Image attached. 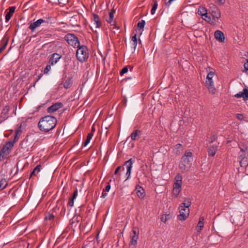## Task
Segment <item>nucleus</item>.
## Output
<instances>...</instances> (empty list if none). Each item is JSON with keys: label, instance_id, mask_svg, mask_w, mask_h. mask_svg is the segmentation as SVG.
<instances>
[{"label": "nucleus", "instance_id": "nucleus-14", "mask_svg": "<svg viewBox=\"0 0 248 248\" xmlns=\"http://www.w3.org/2000/svg\"><path fill=\"white\" fill-rule=\"evenodd\" d=\"M218 145L217 144H213L210 145L207 149V153L209 156H214L216 154L217 150Z\"/></svg>", "mask_w": 248, "mask_h": 248}, {"label": "nucleus", "instance_id": "nucleus-5", "mask_svg": "<svg viewBox=\"0 0 248 248\" xmlns=\"http://www.w3.org/2000/svg\"><path fill=\"white\" fill-rule=\"evenodd\" d=\"M210 12L211 13L213 19L215 22H217L221 16V14L219 9L214 4H212L210 7Z\"/></svg>", "mask_w": 248, "mask_h": 248}, {"label": "nucleus", "instance_id": "nucleus-64", "mask_svg": "<svg viewBox=\"0 0 248 248\" xmlns=\"http://www.w3.org/2000/svg\"><path fill=\"white\" fill-rule=\"evenodd\" d=\"M114 28H117L118 29H119V28L116 25H115V27Z\"/></svg>", "mask_w": 248, "mask_h": 248}, {"label": "nucleus", "instance_id": "nucleus-7", "mask_svg": "<svg viewBox=\"0 0 248 248\" xmlns=\"http://www.w3.org/2000/svg\"><path fill=\"white\" fill-rule=\"evenodd\" d=\"M180 215L178 216V218L180 220H185L189 216V209L187 207H181L180 206Z\"/></svg>", "mask_w": 248, "mask_h": 248}, {"label": "nucleus", "instance_id": "nucleus-1", "mask_svg": "<svg viewBox=\"0 0 248 248\" xmlns=\"http://www.w3.org/2000/svg\"><path fill=\"white\" fill-rule=\"evenodd\" d=\"M57 122V119L55 117L47 115L40 118L38 126L41 131L48 132L55 127Z\"/></svg>", "mask_w": 248, "mask_h": 248}, {"label": "nucleus", "instance_id": "nucleus-2", "mask_svg": "<svg viewBox=\"0 0 248 248\" xmlns=\"http://www.w3.org/2000/svg\"><path fill=\"white\" fill-rule=\"evenodd\" d=\"M192 161V152L186 151L184 155L181 157L179 164V168L181 172L185 173L188 171Z\"/></svg>", "mask_w": 248, "mask_h": 248}, {"label": "nucleus", "instance_id": "nucleus-9", "mask_svg": "<svg viewBox=\"0 0 248 248\" xmlns=\"http://www.w3.org/2000/svg\"><path fill=\"white\" fill-rule=\"evenodd\" d=\"M62 107L63 105L62 103L57 102L49 107L47 109V111L48 113H51L57 111Z\"/></svg>", "mask_w": 248, "mask_h": 248}, {"label": "nucleus", "instance_id": "nucleus-3", "mask_svg": "<svg viewBox=\"0 0 248 248\" xmlns=\"http://www.w3.org/2000/svg\"><path fill=\"white\" fill-rule=\"evenodd\" d=\"M77 48L76 51L77 60L80 62L87 61L89 57V52L87 46L85 45H79Z\"/></svg>", "mask_w": 248, "mask_h": 248}, {"label": "nucleus", "instance_id": "nucleus-32", "mask_svg": "<svg viewBox=\"0 0 248 248\" xmlns=\"http://www.w3.org/2000/svg\"><path fill=\"white\" fill-rule=\"evenodd\" d=\"M153 2L154 4L151 10V13L152 15H154L155 13L158 6V3L156 0H153Z\"/></svg>", "mask_w": 248, "mask_h": 248}, {"label": "nucleus", "instance_id": "nucleus-8", "mask_svg": "<svg viewBox=\"0 0 248 248\" xmlns=\"http://www.w3.org/2000/svg\"><path fill=\"white\" fill-rule=\"evenodd\" d=\"M139 230L137 228H134L131 232V240L130 244L134 246L137 244V240L138 239Z\"/></svg>", "mask_w": 248, "mask_h": 248}, {"label": "nucleus", "instance_id": "nucleus-26", "mask_svg": "<svg viewBox=\"0 0 248 248\" xmlns=\"http://www.w3.org/2000/svg\"><path fill=\"white\" fill-rule=\"evenodd\" d=\"M73 80L72 78H69L64 83L63 87L64 88L69 89L72 85Z\"/></svg>", "mask_w": 248, "mask_h": 248}, {"label": "nucleus", "instance_id": "nucleus-25", "mask_svg": "<svg viewBox=\"0 0 248 248\" xmlns=\"http://www.w3.org/2000/svg\"><path fill=\"white\" fill-rule=\"evenodd\" d=\"M191 204V199L190 198L185 199L183 202L180 205L181 207L189 208Z\"/></svg>", "mask_w": 248, "mask_h": 248}, {"label": "nucleus", "instance_id": "nucleus-28", "mask_svg": "<svg viewBox=\"0 0 248 248\" xmlns=\"http://www.w3.org/2000/svg\"><path fill=\"white\" fill-rule=\"evenodd\" d=\"M198 14L202 16L207 17V10L205 8L201 7L198 9Z\"/></svg>", "mask_w": 248, "mask_h": 248}, {"label": "nucleus", "instance_id": "nucleus-16", "mask_svg": "<svg viewBox=\"0 0 248 248\" xmlns=\"http://www.w3.org/2000/svg\"><path fill=\"white\" fill-rule=\"evenodd\" d=\"M215 38L220 42H223L225 40V37L223 33L217 30L214 33Z\"/></svg>", "mask_w": 248, "mask_h": 248}, {"label": "nucleus", "instance_id": "nucleus-50", "mask_svg": "<svg viewBox=\"0 0 248 248\" xmlns=\"http://www.w3.org/2000/svg\"><path fill=\"white\" fill-rule=\"evenodd\" d=\"M236 117L240 120H242L244 119V116L242 114H237Z\"/></svg>", "mask_w": 248, "mask_h": 248}, {"label": "nucleus", "instance_id": "nucleus-63", "mask_svg": "<svg viewBox=\"0 0 248 248\" xmlns=\"http://www.w3.org/2000/svg\"><path fill=\"white\" fill-rule=\"evenodd\" d=\"M139 43L140 44H141V41H140V39H139Z\"/></svg>", "mask_w": 248, "mask_h": 248}, {"label": "nucleus", "instance_id": "nucleus-6", "mask_svg": "<svg viewBox=\"0 0 248 248\" xmlns=\"http://www.w3.org/2000/svg\"><path fill=\"white\" fill-rule=\"evenodd\" d=\"M30 145L31 144L28 140L27 139H24L21 141L20 144V147L19 148V151L23 154H26L28 153L30 151Z\"/></svg>", "mask_w": 248, "mask_h": 248}, {"label": "nucleus", "instance_id": "nucleus-22", "mask_svg": "<svg viewBox=\"0 0 248 248\" xmlns=\"http://www.w3.org/2000/svg\"><path fill=\"white\" fill-rule=\"evenodd\" d=\"M203 221L204 217H201L199 219V221L197 226V230L198 232H200L201 231L204 225Z\"/></svg>", "mask_w": 248, "mask_h": 248}, {"label": "nucleus", "instance_id": "nucleus-31", "mask_svg": "<svg viewBox=\"0 0 248 248\" xmlns=\"http://www.w3.org/2000/svg\"><path fill=\"white\" fill-rule=\"evenodd\" d=\"M93 135V132H90V133H89L88 134L86 141H85V142L84 143V146H86L89 143Z\"/></svg>", "mask_w": 248, "mask_h": 248}, {"label": "nucleus", "instance_id": "nucleus-38", "mask_svg": "<svg viewBox=\"0 0 248 248\" xmlns=\"http://www.w3.org/2000/svg\"><path fill=\"white\" fill-rule=\"evenodd\" d=\"M14 145V142H12V141H9L7 142L4 145L7 147H8V149L11 151Z\"/></svg>", "mask_w": 248, "mask_h": 248}, {"label": "nucleus", "instance_id": "nucleus-48", "mask_svg": "<svg viewBox=\"0 0 248 248\" xmlns=\"http://www.w3.org/2000/svg\"><path fill=\"white\" fill-rule=\"evenodd\" d=\"M51 69V65H47L46 67L45 68V70H44V73L45 74H47L48 71L50 70Z\"/></svg>", "mask_w": 248, "mask_h": 248}, {"label": "nucleus", "instance_id": "nucleus-39", "mask_svg": "<svg viewBox=\"0 0 248 248\" xmlns=\"http://www.w3.org/2000/svg\"><path fill=\"white\" fill-rule=\"evenodd\" d=\"M55 217V216L51 214H48L46 216L45 219L46 220H53Z\"/></svg>", "mask_w": 248, "mask_h": 248}, {"label": "nucleus", "instance_id": "nucleus-29", "mask_svg": "<svg viewBox=\"0 0 248 248\" xmlns=\"http://www.w3.org/2000/svg\"><path fill=\"white\" fill-rule=\"evenodd\" d=\"M173 195L176 198L178 197L179 193L181 191V187H178L175 186H173Z\"/></svg>", "mask_w": 248, "mask_h": 248}, {"label": "nucleus", "instance_id": "nucleus-37", "mask_svg": "<svg viewBox=\"0 0 248 248\" xmlns=\"http://www.w3.org/2000/svg\"><path fill=\"white\" fill-rule=\"evenodd\" d=\"M239 163H240V166L242 167H246L248 164L247 158L239 160Z\"/></svg>", "mask_w": 248, "mask_h": 248}, {"label": "nucleus", "instance_id": "nucleus-40", "mask_svg": "<svg viewBox=\"0 0 248 248\" xmlns=\"http://www.w3.org/2000/svg\"><path fill=\"white\" fill-rule=\"evenodd\" d=\"M182 184V180H174L173 186L181 187Z\"/></svg>", "mask_w": 248, "mask_h": 248}, {"label": "nucleus", "instance_id": "nucleus-43", "mask_svg": "<svg viewBox=\"0 0 248 248\" xmlns=\"http://www.w3.org/2000/svg\"><path fill=\"white\" fill-rule=\"evenodd\" d=\"M115 12V10L114 9H112L109 13V17L110 19H113L114 17V14Z\"/></svg>", "mask_w": 248, "mask_h": 248}, {"label": "nucleus", "instance_id": "nucleus-21", "mask_svg": "<svg viewBox=\"0 0 248 248\" xmlns=\"http://www.w3.org/2000/svg\"><path fill=\"white\" fill-rule=\"evenodd\" d=\"M135 162L134 159L130 158L125 162L124 165L126 166L127 170H131L133 164Z\"/></svg>", "mask_w": 248, "mask_h": 248}, {"label": "nucleus", "instance_id": "nucleus-46", "mask_svg": "<svg viewBox=\"0 0 248 248\" xmlns=\"http://www.w3.org/2000/svg\"><path fill=\"white\" fill-rule=\"evenodd\" d=\"M74 199L70 198L69 200V202H68L67 203V205L70 206V207L73 206V205H74Z\"/></svg>", "mask_w": 248, "mask_h": 248}, {"label": "nucleus", "instance_id": "nucleus-44", "mask_svg": "<svg viewBox=\"0 0 248 248\" xmlns=\"http://www.w3.org/2000/svg\"><path fill=\"white\" fill-rule=\"evenodd\" d=\"M210 140L209 141V143H211L217 140V137L216 135L212 136L210 138Z\"/></svg>", "mask_w": 248, "mask_h": 248}, {"label": "nucleus", "instance_id": "nucleus-49", "mask_svg": "<svg viewBox=\"0 0 248 248\" xmlns=\"http://www.w3.org/2000/svg\"><path fill=\"white\" fill-rule=\"evenodd\" d=\"M77 195H78V190H77V189H76L73 193L72 197H71V198L74 200L76 198V197H77Z\"/></svg>", "mask_w": 248, "mask_h": 248}, {"label": "nucleus", "instance_id": "nucleus-62", "mask_svg": "<svg viewBox=\"0 0 248 248\" xmlns=\"http://www.w3.org/2000/svg\"><path fill=\"white\" fill-rule=\"evenodd\" d=\"M94 131V129L93 127H92V130L91 132H93H93Z\"/></svg>", "mask_w": 248, "mask_h": 248}, {"label": "nucleus", "instance_id": "nucleus-13", "mask_svg": "<svg viewBox=\"0 0 248 248\" xmlns=\"http://www.w3.org/2000/svg\"><path fill=\"white\" fill-rule=\"evenodd\" d=\"M141 134V131L138 129L135 130L131 133L130 136L127 139L130 138L132 140H138L140 138Z\"/></svg>", "mask_w": 248, "mask_h": 248}, {"label": "nucleus", "instance_id": "nucleus-61", "mask_svg": "<svg viewBox=\"0 0 248 248\" xmlns=\"http://www.w3.org/2000/svg\"><path fill=\"white\" fill-rule=\"evenodd\" d=\"M40 78H41V77L40 76V77L38 78L36 80V82H35V83L36 82H37V81L40 79Z\"/></svg>", "mask_w": 248, "mask_h": 248}, {"label": "nucleus", "instance_id": "nucleus-60", "mask_svg": "<svg viewBox=\"0 0 248 248\" xmlns=\"http://www.w3.org/2000/svg\"><path fill=\"white\" fill-rule=\"evenodd\" d=\"M132 78H132V77H127V78H126L125 79V80H128V79H132Z\"/></svg>", "mask_w": 248, "mask_h": 248}, {"label": "nucleus", "instance_id": "nucleus-45", "mask_svg": "<svg viewBox=\"0 0 248 248\" xmlns=\"http://www.w3.org/2000/svg\"><path fill=\"white\" fill-rule=\"evenodd\" d=\"M22 133L21 130V125L18 128V129L16 131L15 135L20 136Z\"/></svg>", "mask_w": 248, "mask_h": 248}, {"label": "nucleus", "instance_id": "nucleus-42", "mask_svg": "<svg viewBox=\"0 0 248 248\" xmlns=\"http://www.w3.org/2000/svg\"><path fill=\"white\" fill-rule=\"evenodd\" d=\"M168 216H169V215H162L160 218L161 221H162L163 222H166V221L168 219V218H167V217H168Z\"/></svg>", "mask_w": 248, "mask_h": 248}, {"label": "nucleus", "instance_id": "nucleus-19", "mask_svg": "<svg viewBox=\"0 0 248 248\" xmlns=\"http://www.w3.org/2000/svg\"><path fill=\"white\" fill-rule=\"evenodd\" d=\"M16 7L15 6L10 7L9 12L6 14L5 16V21L8 22L10 20L15 11Z\"/></svg>", "mask_w": 248, "mask_h": 248}, {"label": "nucleus", "instance_id": "nucleus-52", "mask_svg": "<svg viewBox=\"0 0 248 248\" xmlns=\"http://www.w3.org/2000/svg\"><path fill=\"white\" fill-rule=\"evenodd\" d=\"M131 170H127V171L126 173V175L127 176V178H126V180L130 178V175H131Z\"/></svg>", "mask_w": 248, "mask_h": 248}, {"label": "nucleus", "instance_id": "nucleus-17", "mask_svg": "<svg viewBox=\"0 0 248 248\" xmlns=\"http://www.w3.org/2000/svg\"><path fill=\"white\" fill-rule=\"evenodd\" d=\"M135 190H137V195L140 199H143L145 197L144 190L141 186L137 185L136 186Z\"/></svg>", "mask_w": 248, "mask_h": 248}, {"label": "nucleus", "instance_id": "nucleus-34", "mask_svg": "<svg viewBox=\"0 0 248 248\" xmlns=\"http://www.w3.org/2000/svg\"><path fill=\"white\" fill-rule=\"evenodd\" d=\"M128 67L130 68V70L132 71L133 69V67H131L130 65L124 67L122 70L120 72V75L121 76H123L124 74H125L127 73L128 71Z\"/></svg>", "mask_w": 248, "mask_h": 248}, {"label": "nucleus", "instance_id": "nucleus-15", "mask_svg": "<svg viewBox=\"0 0 248 248\" xmlns=\"http://www.w3.org/2000/svg\"><path fill=\"white\" fill-rule=\"evenodd\" d=\"M206 86L208 89L209 92L212 94H215L216 92V89L214 87V82L213 79L206 80Z\"/></svg>", "mask_w": 248, "mask_h": 248}, {"label": "nucleus", "instance_id": "nucleus-30", "mask_svg": "<svg viewBox=\"0 0 248 248\" xmlns=\"http://www.w3.org/2000/svg\"><path fill=\"white\" fill-rule=\"evenodd\" d=\"M175 148L177 150L176 154L180 155L183 150V146L181 144L178 143L175 145Z\"/></svg>", "mask_w": 248, "mask_h": 248}, {"label": "nucleus", "instance_id": "nucleus-55", "mask_svg": "<svg viewBox=\"0 0 248 248\" xmlns=\"http://www.w3.org/2000/svg\"><path fill=\"white\" fill-rule=\"evenodd\" d=\"M244 68L246 70L248 71V60H247V62H246L244 65Z\"/></svg>", "mask_w": 248, "mask_h": 248}, {"label": "nucleus", "instance_id": "nucleus-54", "mask_svg": "<svg viewBox=\"0 0 248 248\" xmlns=\"http://www.w3.org/2000/svg\"><path fill=\"white\" fill-rule=\"evenodd\" d=\"M121 169V166H118V167L116 168V169L115 170L114 174H115V175H117V174L118 173V172H119V171H120V169Z\"/></svg>", "mask_w": 248, "mask_h": 248}, {"label": "nucleus", "instance_id": "nucleus-27", "mask_svg": "<svg viewBox=\"0 0 248 248\" xmlns=\"http://www.w3.org/2000/svg\"><path fill=\"white\" fill-rule=\"evenodd\" d=\"M41 168V165H38L36 167H35L30 174V177H31L33 176H36V174L40 171Z\"/></svg>", "mask_w": 248, "mask_h": 248}, {"label": "nucleus", "instance_id": "nucleus-41", "mask_svg": "<svg viewBox=\"0 0 248 248\" xmlns=\"http://www.w3.org/2000/svg\"><path fill=\"white\" fill-rule=\"evenodd\" d=\"M214 76V72L213 71H210L206 77V79L211 80L212 79Z\"/></svg>", "mask_w": 248, "mask_h": 248}, {"label": "nucleus", "instance_id": "nucleus-58", "mask_svg": "<svg viewBox=\"0 0 248 248\" xmlns=\"http://www.w3.org/2000/svg\"><path fill=\"white\" fill-rule=\"evenodd\" d=\"M218 2L220 4H223L225 2V0H217Z\"/></svg>", "mask_w": 248, "mask_h": 248}, {"label": "nucleus", "instance_id": "nucleus-11", "mask_svg": "<svg viewBox=\"0 0 248 248\" xmlns=\"http://www.w3.org/2000/svg\"><path fill=\"white\" fill-rule=\"evenodd\" d=\"M62 58V55L57 53H53L50 58L49 61L51 65L55 64L58 61Z\"/></svg>", "mask_w": 248, "mask_h": 248}, {"label": "nucleus", "instance_id": "nucleus-33", "mask_svg": "<svg viewBox=\"0 0 248 248\" xmlns=\"http://www.w3.org/2000/svg\"><path fill=\"white\" fill-rule=\"evenodd\" d=\"M7 185V182L5 179H2L0 181V190L5 188Z\"/></svg>", "mask_w": 248, "mask_h": 248}, {"label": "nucleus", "instance_id": "nucleus-12", "mask_svg": "<svg viewBox=\"0 0 248 248\" xmlns=\"http://www.w3.org/2000/svg\"><path fill=\"white\" fill-rule=\"evenodd\" d=\"M44 22H46V21L44 19L42 18L39 19L36 21L31 23L29 28L33 31L36 28L39 27L42 23Z\"/></svg>", "mask_w": 248, "mask_h": 248}, {"label": "nucleus", "instance_id": "nucleus-57", "mask_svg": "<svg viewBox=\"0 0 248 248\" xmlns=\"http://www.w3.org/2000/svg\"><path fill=\"white\" fill-rule=\"evenodd\" d=\"M107 195L108 194H107V193L104 192V191H103V193H102L101 197L103 198H105L107 196Z\"/></svg>", "mask_w": 248, "mask_h": 248}, {"label": "nucleus", "instance_id": "nucleus-59", "mask_svg": "<svg viewBox=\"0 0 248 248\" xmlns=\"http://www.w3.org/2000/svg\"><path fill=\"white\" fill-rule=\"evenodd\" d=\"M113 19H110V17L108 18V19L107 20L108 23H111L112 22Z\"/></svg>", "mask_w": 248, "mask_h": 248}, {"label": "nucleus", "instance_id": "nucleus-4", "mask_svg": "<svg viewBox=\"0 0 248 248\" xmlns=\"http://www.w3.org/2000/svg\"><path fill=\"white\" fill-rule=\"evenodd\" d=\"M64 39L69 45L74 48H77L80 45V42L78 38L74 34H67L64 37Z\"/></svg>", "mask_w": 248, "mask_h": 248}, {"label": "nucleus", "instance_id": "nucleus-24", "mask_svg": "<svg viewBox=\"0 0 248 248\" xmlns=\"http://www.w3.org/2000/svg\"><path fill=\"white\" fill-rule=\"evenodd\" d=\"M146 22L144 20H141L139 21L138 23L137 27L138 28V30L139 31H140V34H141L142 31H143V29L145 25Z\"/></svg>", "mask_w": 248, "mask_h": 248}, {"label": "nucleus", "instance_id": "nucleus-53", "mask_svg": "<svg viewBox=\"0 0 248 248\" xmlns=\"http://www.w3.org/2000/svg\"><path fill=\"white\" fill-rule=\"evenodd\" d=\"M65 212H66V208L64 206H63L62 207L61 212V214L62 215H64L65 213Z\"/></svg>", "mask_w": 248, "mask_h": 248}, {"label": "nucleus", "instance_id": "nucleus-56", "mask_svg": "<svg viewBox=\"0 0 248 248\" xmlns=\"http://www.w3.org/2000/svg\"><path fill=\"white\" fill-rule=\"evenodd\" d=\"M19 136H18V135H15V138H14V140L13 141H12V142H14V143L18 140L19 139Z\"/></svg>", "mask_w": 248, "mask_h": 248}, {"label": "nucleus", "instance_id": "nucleus-10", "mask_svg": "<svg viewBox=\"0 0 248 248\" xmlns=\"http://www.w3.org/2000/svg\"><path fill=\"white\" fill-rule=\"evenodd\" d=\"M234 97L237 98L242 97L244 100H248V89L244 88L242 92L235 94Z\"/></svg>", "mask_w": 248, "mask_h": 248}, {"label": "nucleus", "instance_id": "nucleus-35", "mask_svg": "<svg viewBox=\"0 0 248 248\" xmlns=\"http://www.w3.org/2000/svg\"><path fill=\"white\" fill-rule=\"evenodd\" d=\"M246 153L245 151L243 149H241L240 152L239 153V160L246 159Z\"/></svg>", "mask_w": 248, "mask_h": 248}, {"label": "nucleus", "instance_id": "nucleus-47", "mask_svg": "<svg viewBox=\"0 0 248 248\" xmlns=\"http://www.w3.org/2000/svg\"><path fill=\"white\" fill-rule=\"evenodd\" d=\"M174 180H182V176L180 173H178L175 177Z\"/></svg>", "mask_w": 248, "mask_h": 248}, {"label": "nucleus", "instance_id": "nucleus-36", "mask_svg": "<svg viewBox=\"0 0 248 248\" xmlns=\"http://www.w3.org/2000/svg\"><path fill=\"white\" fill-rule=\"evenodd\" d=\"M131 41H132V46L135 50L137 45V34H135L132 37Z\"/></svg>", "mask_w": 248, "mask_h": 248}, {"label": "nucleus", "instance_id": "nucleus-51", "mask_svg": "<svg viewBox=\"0 0 248 248\" xmlns=\"http://www.w3.org/2000/svg\"><path fill=\"white\" fill-rule=\"evenodd\" d=\"M110 185L108 183L107 186H106L105 189L103 190V191L105 190L106 192H108L110 189Z\"/></svg>", "mask_w": 248, "mask_h": 248}, {"label": "nucleus", "instance_id": "nucleus-23", "mask_svg": "<svg viewBox=\"0 0 248 248\" xmlns=\"http://www.w3.org/2000/svg\"><path fill=\"white\" fill-rule=\"evenodd\" d=\"M8 42V38H6L5 36L2 39L1 43L2 44V46L0 47V54L1 53L2 51H3L6 48Z\"/></svg>", "mask_w": 248, "mask_h": 248}, {"label": "nucleus", "instance_id": "nucleus-20", "mask_svg": "<svg viewBox=\"0 0 248 248\" xmlns=\"http://www.w3.org/2000/svg\"><path fill=\"white\" fill-rule=\"evenodd\" d=\"M93 21L94 24L95 25L96 28H100L101 26V23L100 21V18L99 16L95 14H93Z\"/></svg>", "mask_w": 248, "mask_h": 248}, {"label": "nucleus", "instance_id": "nucleus-18", "mask_svg": "<svg viewBox=\"0 0 248 248\" xmlns=\"http://www.w3.org/2000/svg\"><path fill=\"white\" fill-rule=\"evenodd\" d=\"M10 110V108L9 106H5L2 110L0 113V117L2 118V121L6 120L8 116L7 115Z\"/></svg>", "mask_w": 248, "mask_h": 248}]
</instances>
